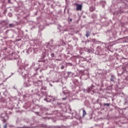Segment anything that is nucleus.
<instances>
[{
    "label": "nucleus",
    "mask_w": 128,
    "mask_h": 128,
    "mask_svg": "<svg viewBox=\"0 0 128 128\" xmlns=\"http://www.w3.org/2000/svg\"><path fill=\"white\" fill-rule=\"evenodd\" d=\"M8 128V124H6L4 125V128Z\"/></svg>",
    "instance_id": "11"
},
{
    "label": "nucleus",
    "mask_w": 128,
    "mask_h": 128,
    "mask_svg": "<svg viewBox=\"0 0 128 128\" xmlns=\"http://www.w3.org/2000/svg\"><path fill=\"white\" fill-rule=\"evenodd\" d=\"M50 86H52V84H50Z\"/></svg>",
    "instance_id": "20"
},
{
    "label": "nucleus",
    "mask_w": 128,
    "mask_h": 128,
    "mask_svg": "<svg viewBox=\"0 0 128 128\" xmlns=\"http://www.w3.org/2000/svg\"><path fill=\"white\" fill-rule=\"evenodd\" d=\"M94 10H95V8L94 6H92L90 8V12H94Z\"/></svg>",
    "instance_id": "8"
},
{
    "label": "nucleus",
    "mask_w": 128,
    "mask_h": 128,
    "mask_svg": "<svg viewBox=\"0 0 128 128\" xmlns=\"http://www.w3.org/2000/svg\"><path fill=\"white\" fill-rule=\"evenodd\" d=\"M122 110H119V112L120 114H122Z\"/></svg>",
    "instance_id": "16"
},
{
    "label": "nucleus",
    "mask_w": 128,
    "mask_h": 128,
    "mask_svg": "<svg viewBox=\"0 0 128 128\" xmlns=\"http://www.w3.org/2000/svg\"><path fill=\"white\" fill-rule=\"evenodd\" d=\"M14 24H9V28H14Z\"/></svg>",
    "instance_id": "9"
},
{
    "label": "nucleus",
    "mask_w": 128,
    "mask_h": 128,
    "mask_svg": "<svg viewBox=\"0 0 128 128\" xmlns=\"http://www.w3.org/2000/svg\"><path fill=\"white\" fill-rule=\"evenodd\" d=\"M74 5L76 6V10H82V4H80L78 3H75Z\"/></svg>",
    "instance_id": "1"
},
{
    "label": "nucleus",
    "mask_w": 128,
    "mask_h": 128,
    "mask_svg": "<svg viewBox=\"0 0 128 128\" xmlns=\"http://www.w3.org/2000/svg\"><path fill=\"white\" fill-rule=\"evenodd\" d=\"M90 36V33H88V32H87L86 34V38H88V36Z\"/></svg>",
    "instance_id": "10"
},
{
    "label": "nucleus",
    "mask_w": 128,
    "mask_h": 128,
    "mask_svg": "<svg viewBox=\"0 0 128 128\" xmlns=\"http://www.w3.org/2000/svg\"><path fill=\"white\" fill-rule=\"evenodd\" d=\"M10 16H12V14H9Z\"/></svg>",
    "instance_id": "19"
},
{
    "label": "nucleus",
    "mask_w": 128,
    "mask_h": 128,
    "mask_svg": "<svg viewBox=\"0 0 128 128\" xmlns=\"http://www.w3.org/2000/svg\"><path fill=\"white\" fill-rule=\"evenodd\" d=\"M61 68H62V70H63V68H64V66H61Z\"/></svg>",
    "instance_id": "15"
},
{
    "label": "nucleus",
    "mask_w": 128,
    "mask_h": 128,
    "mask_svg": "<svg viewBox=\"0 0 128 128\" xmlns=\"http://www.w3.org/2000/svg\"><path fill=\"white\" fill-rule=\"evenodd\" d=\"M122 42H128V37H125L123 38Z\"/></svg>",
    "instance_id": "3"
},
{
    "label": "nucleus",
    "mask_w": 128,
    "mask_h": 128,
    "mask_svg": "<svg viewBox=\"0 0 128 128\" xmlns=\"http://www.w3.org/2000/svg\"><path fill=\"white\" fill-rule=\"evenodd\" d=\"M126 104H128V102H126Z\"/></svg>",
    "instance_id": "22"
},
{
    "label": "nucleus",
    "mask_w": 128,
    "mask_h": 128,
    "mask_svg": "<svg viewBox=\"0 0 128 128\" xmlns=\"http://www.w3.org/2000/svg\"><path fill=\"white\" fill-rule=\"evenodd\" d=\"M68 76H74V74L72 72H68Z\"/></svg>",
    "instance_id": "5"
},
{
    "label": "nucleus",
    "mask_w": 128,
    "mask_h": 128,
    "mask_svg": "<svg viewBox=\"0 0 128 128\" xmlns=\"http://www.w3.org/2000/svg\"><path fill=\"white\" fill-rule=\"evenodd\" d=\"M70 22H72V18L70 19Z\"/></svg>",
    "instance_id": "21"
},
{
    "label": "nucleus",
    "mask_w": 128,
    "mask_h": 128,
    "mask_svg": "<svg viewBox=\"0 0 128 128\" xmlns=\"http://www.w3.org/2000/svg\"><path fill=\"white\" fill-rule=\"evenodd\" d=\"M104 105L108 106H110V104H104Z\"/></svg>",
    "instance_id": "14"
},
{
    "label": "nucleus",
    "mask_w": 128,
    "mask_h": 128,
    "mask_svg": "<svg viewBox=\"0 0 128 128\" xmlns=\"http://www.w3.org/2000/svg\"><path fill=\"white\" fill-rule=\"evenodd\" d=\"M126 100H128V97L126 98Z\"/></svg>",
    "instance_id": "23"
},
{
    "label": "nucleus",
    "mask_w": 128,
    "mask_h": 128,
    "mask_svg": "<svg viewBox=\"0 0 128 128\" xmlns=\"http://www.w3.org/2000/svg\"><path fill=\"white\" fill-rule=\"evenodd\" d=\"M16 122H17V124H18L20 122V120H18L16 121Z\"/></svg>",
    "instance_id": "17"
},
{
    "label": "nucleus",
    "mask_w": 128,
    "mask_h": 128,
    "mask_svg": "<svg viewBox=\"0 0 128 128\" xmlns=\"http://www.w3.org/2000/svg\"><path fill=\"white\" fill-rule=\"evenodd\" d=\"M62 100H66V98H63Z\"/></svg>",
    "instance_id": "18"
},
{
    "label": "nucleus",
    "mask_w": 128,
    "mask_h": 128,
    "mask_svg": "<svg viewBox=\"0 0 128 128\" xmlns=\"http://www.w3.org/2000/svg\"><path fill=\"white\" fill-rule=\"evenodd\" d=\"M8 120V116L7 115L6 116L4 117V118L2 120V122L4 123L6 122Z\"/></svg>",
    "instance_id": "2"
},
{
    "label": "nucleus",
    "mask_w": 128,
    "mask_h": 128,
    "mask_svg": "<svg viewBox=\"0 0 128 128\" xmlns=\"http://www.w3.org/2000/svg\"><path fill=\"white\" fill-rule=\"evenodd\" d=\"M51 56H52V58H54V54H51Z\"/></svg>",
    "instance_id": "13"
},
{
    "label": "nucleus",
    "mask_w": 128,
    "mask_h": 128,
    "mask_svg": "<svg viewBox=\"0 0 128 128\" xmlns=\"http://www.w3.org/2000/svg\"><path fill=\"white\" fill-rule=\"evenodd\" d=\"M50 98H46H46H44V100H46V102H50V100H54V98H53V100L52 99V97H50Z\"/></svg>",
    "instance_id": "4"
},
{
    "label": "nucleus",
    "mask_w": 128,
    "mask_h": 128,
    "mask_svg": "<svg viewBox=\"0 0 128 128\" xmlns=\"http://www.w3.org/2000/svg\"><path fill=\"white\" fill-rule=\"evenodd\" d=\"M82 116H86V110L84 109H82Z\"/></svg>",
    "instance_id": "6"
},
{
    "label": "nucleus",
    "mask_w": 128,
    "mask_h": 128,
    "mask_svg": "<svg viewBox=\"0 0 128 128\" xmlns=\"http://www.w3.org/2000/svg\"><path fill=\"white\" fill-rule=\"evenodd\" d=\"M114 78H115L114 76V75H112L110 80L111 82H114Z\"/></svg>",
    "instance_id": "7"
},
{
    "label": "nucleus",
    "mask_w": 128,
    "mask_h": 128,
    "mask_svg": "<svg viewBox=\"0 0 128 128\" xmlns=\"http://www.w3.org/2000/svg\"><path fill=\"white\" fill-rule=\"evenodd\" d=\"M24 84H26V86H30V84H27V83H26V82H25Z\"/></svg>",
    "instance_id": "12"
}]
</instances>
